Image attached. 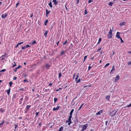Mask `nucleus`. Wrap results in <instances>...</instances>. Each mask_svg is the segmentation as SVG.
<instances>
[{
  "instance_id": "obj_1",
  "label": "nucleus",
  "mask_w": 131,
  "mask_h": 131,
  "mask_svg": "<svg viewBox=\"0 0 131 131\" xmlns=\"http://www.w3.org/2000/svg\"><path fill=\"white\" fill-rule=\"evenodd\" d=\"M117 112V111H115V110H114L111 112L110 115L111 116H113L115 115Z\"/></svg>"
},
{
  "instance_id": "obj_2",
  "label": "nucleus",
  "mask_w": 131,
  "mask_h": 131,
  "mask_svg": "<svg viewBox=\"0 0 131 131\" xmlns=\"http://www.w3.org/2000/svg\"><path fill=\"white\" fill-rule=\"evenodd\" d=\"M51 64H49L48 63H47L45 66V67L46 69H49L51 67Z\"/></svg>"
},
{
  "instance_id": "obj_3",
  "label": "nucleus",
  "mask_w": 131,
  "mask_h": 131,
  "mask_svg": "<svg viewBox=\"0 0 131 131\" xmlns=\"http://www.w3.org/2000/svg\"><path fill=\"white\" fill-rule=\"evenodd\" d=\"M82 129L84 130H86L88 126V124H86L82 125Z\"/></svg>"
},
{
  "instance_id": "obj_4",
  "label": "nucleus",
  "mask_w": 131,
  "mask_h": 131,
  "mask_svg": "<svg viewBox=\"0 0 131 131\" xmlns=\"http://www.w3.org/2000/svg\"><path fill=\"white\" fill-rule=\"evenodd\" d=\"M112 33H108L107 35L108 39H111L112 37Z\"/></svg>"
},
{
  "instance_id": "obj_5",
  "label": "nucleus",
  "mask_w": 131,
  "mask_h": 131,
  "mask_svg": "<svg viewBox=\"0 0 131 131\" xmlns=\"http://www.w3.org/2000/svg\"><path fill=\"white\" fill-rule=\"evenodd\" d=\"M30 47V46L29 45H27L25 46H22L21 48L22 49L24 50L28 47Z\"/></svg>"
},
{
  "instance_id": "obj_6",
  "label": "nucleus",
  "mask_w": 131,
  "mask_h": 131,
  "mask_svg": "<svg viewBox=\"0 0 131 131\" xmlns=\"http://www.w3.org/2000/svg\"><path fill=\"white\" fill-rule=\"evenodd\" d=\"M51 11L50 10L48 11V9L46 10V16L47 17H48L49 14L50 13Z\"/></svg>"
},
{
  "instance_id": "obj_7",
  "label": "nucleus",
  "mask_w": 131,
  "mask_h": 131,
  "mask_svg": "<svg viewBox=\"0 0 131 131\" xmlns=\"http://www.w3.org/2000/svg\"><path fill=\"white\" fill-rule=\"evenodd\" d=\"M112 68V69L111 70V71L110 72V74H112L113 73V72H112L114 71L115 70V66H114V65L113 66Z\"/></svg>"
},
{
  "instance_id": "obj_8",
  "label": "nucleus",
  "mask_w": 131,
  "mask_h": 131,
  "mask_svg": "<svg viewBox=\"0 0 131 131\" xmlns=\"http://www.w3.org/2000/svg\"><path fill=\"white\" fill-rule=\"evenodd\" d=\"M7 16V14H2L1 16V17L2 18H5Z\"/></svg>"
},
{
  "instance_id": "obj_9",
  "label": "nucleus",
  "mask_w": 131,
  "mask_h": 131,
  "mask_svg": "<svg viewBox=\"0 0 131 131\" xmlns=\"http://www.w3.org/2000/svg\"><path fill=\"white\" fill-rule=\"evenodd\" d=\"M119 79V76L118 75L115 78V82H116Z\"/></svg>"
},
{
  "instance_id": "obj_10",
  "label": "nucleus",
  "mask_w": 131,
  "mask_h": 131,
  "mask_svg": "<svg viewBox=\"0 0 131 131\" xmlns=\"http://www.w3.org/2000/svg\"><path fill=\"white\" fill-rule=\"evenodd\" d=\"M103 112V110H101L98 112L97 113H96V115H100L101 113H102Z\"/></svg>"
},
{
  "instance_id": "obj_11",
  "label": "nucleus",
  "mask_w": 131,
  "mask_h": 131,
  "mask_svg": "<svg viewBox=\"0 0 131 131\" xmlns=\"http://www.w3.org/2000/svg\"><path fill=\"white\" fill-rule=\"evenodd\" d=\"M60 106H57V107L55 108L54 107L53 108V111H55L56 110H58L60 108Z\"/></svg>"
},
{
  "instance_id": "obj_12",
  "label": "nucleus",
  "mask_w": 131,
  "mask_h": 131,
  "mask_svg": "<svg viewBox=\"0 0 131 131\" xmlns=\"http://www.w3.org/2000/svg\"><path fill=\"white\" fill-rule=\"evenodd\" d=\"M126 24V23L125 22H123L122 23H121L119 25L120 26H124Z\"/></svg>"
},
{
  "instance_id": "obj_13",
  "label": "nucleus",
  "mask_w": 131,
  "mask_h": 131,
  "mask_svg": "<svg viewBox=\"0 0 131 131\" xmlns=\"http://www.w3.org/2000/svg\"><path fill=\"white\" fill-rule=\"evenodd\" d=\"M21 66L20 65H19L18 67L16 68H15V69L14 70V72H17V70L18 69H19L21 67Z\"/></svg>"
},
{
  "instance_id": "obj_14",
  "label": "nucleus",
  "mask_w": 131,
  "mask_h": 131,
  "mask_svg": "<svg viewBox=\"0 0 131 131\" xmlns=\"http://www.w3.org/2000/svg\"><path fill=\"white\" fill-rule=\"evenodd\" d=\"M52 2L54 3V5H56L58 4V2L57 0H53Z\"/></svg>"
},
{
  "instance_id": "obj_15",
  "label": "nucleus",
  "mask_w": 131,
  "mask_h": 131,
  "mask_svg": "<svg viewBox=\"0 0 131 131\" xmlns=\"http://www.w3.org/2000/svg\"><path fill=\"white\" fill-rule=\"evenodd\" d=\"M24 97V95L22 96V97L20 99V101H19V104H21L22 103V101L23 100Z\"/></svg>"
},
{
  "instance_id": "obj_16",
  "label": "nucleus",
  "mask_w": 131,
  "mask_h": 131,
  "mask_svg": "<svg viewBox=\"0 0 131 131\" xmlns=\"http://www.w3.org/2000/svg\"><path fill=\"white\" fill-rule=\"evenodd\" d=\"M120 34V33H116V37L118 39H120L121 38L119 35Z\"/></svg>"
},
{
  "instance_id": "obj_17",
  "label": "nucleus",
  "mask_w": 131,
  "mask_h": 131,
  "mask_svg": "<svg viewBox=\"0 0 131 131\" xmlns=\"http://www.w3.org/2000/svg\"><path fill=\"white\" fill-rule=\"evenodd\" d=\"M31 105H27L26 106V108L27 111L28 110L29 108L31 107Z\"/></svg>"
},
{
  "instance_id": "obj_18",
  "label": "nucleus",
  "mask_w": 131,
  "mask_h": 131,
  "mask_svg": "<svg viewBox=\"0 0 131 131\" xmlns=\"http://www.w3.org/2000/svg\"><path fill=\"white\" fill-rule=\"evenodd\" d=\"M48 5L50 6V7L52 8V2L51 1L49 3Z\"/></svg>"
},
{
  "instance_id": "obj_19",
  "label": "nucleus",
  "mask_w": 131,
  "mask_h": 131,
  "mask_svg": "<svg viewBox=\"0 0 131 131\" xmlns=\"http://www.w3.org/2000/svg\"><path fill=\"white\" fill-rule=\"evenodd\" d=\"M63 130V127L62 126H61L60 128L58 131H62Z\"/></svg>"
},
{
  "instance_id": "obj_20",
  "label": "nucleus",
  "mask_w": 131,
  "mask_h": 131,
  "mask_svg": "<svg viewBox=\"0 0 131 131\" xmlns=\"http://www.w3.org/2000/svg\"><path fill=\"white\" fill-rule=\"evenodd\" d=\"M5 110H3L2 108H1L0 109V111L1 113L4 112H5Z\"/></svg>"
},
{
  "instance_id": "obj_21",
  "label": "nucleus",
  "mask_w": 131,
  "mask_h": 131,
  "mask_svg": "<svg viewBox=\"0 0 131 131\" xmlns=\"http://www.w3.org/2000/svg\"><path fill=\"white\" fill-rule=\"evenodd\" d=\"M74 109H72L71 110V111L70 112V115H72V113L73 111H74Z\"/></svg>"
},
{
  "instance_id": "obj_22",
  "label": "nucleus",
  "mask_w": 131,
  "mask_h": 131,
  "mask_svg": "<svg viewBox=\"0 0 131 131\" xmlns=\"http://www.w3.org/2000/svg\"><path fill=\"white\" fill-rule=\"evenodd\" d=\"M110 98V95H107L106 96L105 99L108 100H109Z\"/></svg>"
},
{
  "instance_id": "obj_23",
  "label": "nucleus",
  "mask_w": 131,
  "mask_h": 131,
  "mask_svg": "<svg viewBox=\"0 0 131 131\" xmlns=\"http://www.w3.org/2000/svg\"><path fill=\"white\" fill-rule=\"evenodd\" d=\"M113 3V2H110L109 3L108 5L109 6H112Z\"/></svg>"
},
{
  "instance_id": "obj_24",
  "label": "nucleus",
  "mask_w": 131,
  "mask_h": 131,
  "mask_svg": "<svg viewBox=\"0 0 131 131\" xmlns=\"http://www.w3.org/2000/svg\"><path fill=\"white\" fill-rule=\"evenodd\" d=\"M10 88H9V89L7 90V94H8V95H9L10 93Z\"/></svg>"
},
{
  "instance_id": "obj_25",
  "label": "nucleus",
  "mask_w": 131,
  "mask_h": 131,
  "mask_svg": "<svg viewBox=\"0 0 131 131\" xmlns=\"http://www.w3.org/2000/svg\"><path fill=\"white\" fill-rule=\"evenodd\" d=\"M102 38H100L99 39V41H98L97 44V45H98L101 42V41L102 40Z\"/></svg>"
},
{
  "instance_id": "obj_26",
  "label": "nucleus",
  "mask_w": 131,
  "mask_h": 131,
  "mask_svg": "<svg viewBox=\"0 0 131 131\" xmlns=\"http://www.w3.org/2000/svg\"><path fill=\"white\" fill-rule=\"evenodd\" d=\"M48 22V20L47 19H46L45 22L44 23V25L46 26L47 25V23Z\"/></svg>"
},
{
  "instance_id": "obj_27",
  "label": "nucleus",
  "mask_w": 131,
  "mask_h": 131,
  "mask_svg": "<svg viewBox=\"0 0 131 131\" xmlns=\"http://www.w3.org/2000/svg\"><path fill=\"white\" fill-rule=\"evenodd\" d=\"M66 53V51H62L61 52V54H60V56H61L63 54H64V53Z\"/></svg>"
},
{
  "instance_id": "obj_28",
  "label": "nucleus",
  "mask_w": 131,
  "mask_h": 131,
  "mask_svg": "<svg viewBox=\"0 0 131 131\" xmlns=\"http://www.w3.org/2000/svg\"><path fill=\"white\" fill-rule=\"evenodd\" d=\"M18 123H17V124H14V125L15 126V129L14 130V131H15L16 129V128L18 126Z\"/></svg>"
},
{
  "instance_id": "obj_29",
  "label": "nucleus",
  "mask_w": 131,
  "mask_h": 131,
  "mask_svg": "<svg viewBox=\"0 0 131 131\" xmlns=\"http://www.w3.org/2000/svg\"><path fill=\"white\" fill-rule=\"evenodd\" d=\"M58 100V98H56V97L54 98V103H56V102Z\"/></svg>"
},
{
  "instance_id": "obj_30",
  "label": "nucleus",
  "mask_w": 131,
  "mask_h": 131,
  "mask_svg": "<svg viewBox=\"0 0 131 131\" xmlns=\"http://www.w3.org/2000/svg\"><path fill=\"white\" fill-rule=\"evenodd\" d=\"M36 43V40H34L32 42V43H31V42H30V44H31V45H33V44H35Z\"/></svg>"
},
{
  "instance_id": "obj_31",
  "label": "nucleus",
  "mask_w": 131,
  "mask_h": 131,
  "mask_svg": "<svg viewBox=\"0 0 131 131\" xmlns=\"http://www.w3.org/2000/svg\"><path fill=\"white\" fill-rule=\"evenodd\" d=\"M13 83L12 81H10L9 82V87H10L12 86Z\"/></svg>"
},
{
  "instance_id": "obj_32",
  "label": "nucleus",
  "mask_w": 131,
  "mask_h": 131,
  "mask_svg": "<svg viewBox=\"0 0 131 131\" xmlns=\"http://www.w3.org/2000/svg\"><path fill=\"white\" fill-rule=\"evenodd\" d=\"M84 15H86L88 13V12H87V9L86 8H85V10L84 12Z\"/></svg>"
},
{
  "instance_id": "obj_33",
  "label": "nucleus",
  "mask_w": 131,
  "mask_h": 131,
  "mask_svg": "<svg viewBox=\"0 0 131 131\" xmlns=\"http://www.w3.org/2000/svg\"><path fill=\"white\" fill-rule=\"evenodd\" d=\"M79 74L78 73L77 75V77H76L75 78V81L76 82V81H77V80H78V77H79Z\"/></svg>"
},
{
  "instance_id": "obj_34",
  "label": "nucleus",
  "mask_w": 131,
  "mask_h": 131,
  "mask_svg": "<svg viewBox=\"0 0 131 131\" xmlns=\"http://www.w3.org/2000/svg\"><path fill=\"white\" fill-rule=\"evenodd\" d=\"M75 122L76 121L77 122H79L78 118L77 116H75Z\"/></svg>"
},
{
  "instance_id": "obj_35",
  "label": "nucleus",
  "mask_w": 131,
  "mask_h": 131,
  "mask_svg": "<svg viewBox=\"0 0 131 131\" xmlns=\"http://www.w3.org/2000/svg\"><path fill=\"white\" fill-rule=\"evenodd\" d=\"M82 80V79H80V78H79L77 80V81H76V83H78L79 82H80L81 80Z\"/></svg>"
},
{
  "instance_id": "obj_36",
  "label": "nucleus",
  "mask_w": 131,
  "mask_h": 131,
  "mask_svg": "<svg viewBox=\"0 0 131 131\" xmlns=\"http://www.w3.org/2000/svg\"><path fill=\"white\" fill-rule=\"evenodd\" d=\"M16 95L15 94H13V95L12 97V99H14L16 98Z\"/></svg>"
},
{
  "instance_id": "obj_37",
  "label": "nucleus",
  "mask_w": 131,
  "mask_h": 131,
  "mask_svg": "<svg viewBox=\"0 0 131 131\" xmlns=\"http://www.w3.org/2000/svg\"><path fill=\"white\" fill-rule=\"evenodd\" d=\"M67 42H68V40H67V39H66L64 42L63 43V45H66Z\"/></svg>"
},
{
  "instance_id": "obj_38",
  "label": "nucleus",
  "mask_w": 131,
  "mask_h": 131,
  "mask_svg": "<svg viewBox=\"0 0 131 131\" xmlns=\"http://www.w3.org/2000/svg\"><path fill=\"white\" fill-rule=\"evenodd\" d=\"M23 81L24 82H27V83H29V82L28 81V80L27 79L24 80Z\"/></svg>"
},
{
  "instance_id": "obj_39",
  "label": "nucleus",
  "mask_w": 131,
  "mask_h": 131,
  "mask_svg": "<svg viewBox=\"0 0 131 131\" xmlns=\"http://www.w3.org/2000/svg\"><path fill=\"white\" fill-rule=\"evenodd\" d=\"M62 74L61 73V72H60L59 73V77L58 78H60L62 76Z\"/></svg>"
},
{
  "instance_id": "obj_40",
  "label": "nucleus",
  "mask_w": 131,
  "mask_h": 131,
  "mask_svg": "<svg viewBox=\"0 0 131 131\" xmlns=\"http://www.w3.org/2000/svg\"><path fill=\"white\" fill-rule=\"evenodd\" d=\"M6 69H2L1 71H0V72H4L5 71H6Z\"/></svg>"
},
{
  "instance_id": "obj_41",
  "label": "nucleus",
  "mask_w": 131,
  "mask_h": 131,
  "mask_svg": "<svg viewBox=\"0 0 131 131\" xmlns=\"http://www.w3.org/2000/svg\"><path fill=\"white\" fill-rule=\"evenodd\" d=\"M83 105H84V103H83L82 104H81V105L80 106L79 108V109L78 110H80L81 108L82 107V106Z\"/></svg>"
},
{
  "instance_id": "obj_42",
  "label": "nucleus",
  "mask_w": 131,
  "mask_h": 131,
  "mask_svg": "<svg viewBox=\"0 0 131 131\" xmlns=\"http://www.w3.org/2000/svg\"><path fill=\"white\" fill-rule=\"evenodd\" d=\"M39 112H36V116H35V117H36V116H37L39 114Z\"/></svg>"
},
{
  "instance_id": "obj_43",
  "label": "nucleus",
  "mask_w": 131,
  "mask_h": 131,
  "mask_svg": "<svg viewBox=\"0 0 131 131\" xmlns=\"http://www.w3.org/2000/svg\"><path fill=\"white\" fill-rule=\"evenodd\" d=\"M88 57V56H86L84 57V61L86 59L87 57Z\"/></svg>"
},
{
  "instance_id": "obj_44",
  "label": "nucleus",
  "mask_w": 131,
  "mask_h": 131,
  "mask_svg": "<svg viewBox=\"0 0 131 131\" xmlns=\"http://www.w3.org/2000/svg\"><path fill=\"white\" fill-rule=\"evenodd\" d=\"M19 91H25V89L23 88H21V89H20L19 90Z\"/></svg>"
},
{
  "instance_id": "obj_45",
  "label": "nucleus",
  "mask_w": 131,
  "mask_h": 131,
  "mask_svg": "<svg viewBox=\"0 0 131 131\" xmlns=\"http://www.w3.org/2000/svg\"><path fill=\"white\" fill-rule=\"evenodd\" d=\"M4 121H3L2 122H1L0 123V125H2L4 124Z\"/></svg>"
},
{
  "instance_id": "obj_46",
  "label": "nucleus",
  "mask_w": 131,
  "mask_h": 131,
  "mask_svg": "<svg viewBox=\"0 0 131 131\" xmlns=\"http://www.w3.org/2000/svg\"><path fill=\"white\" fill-rule=\"evenodd\" d=\"M19 2H18V3H17L16 4V6H15L16 8H17V6H18V5L19 4Z\"/></svg>"
},
{
  "instance_id": "obj_47",
  "label": "nucleus",
  "mask_w": 131,
  "mask_h": 131,
  "mask_svg": "<svg viewBox=\"0 0 131 131\" xmlns=\"http://www.w3.org/2000/svg\"><path fill=\"white\" fill-rule=\"evenodd\" d=\"M68 122H72L71 121V119H70V118H68Z\"/></svg>"
},
{
  "instance_id": "obj_48",
  "label": "nucleus",
  "mask_w": 131,
  "mask_h": 131,
  "mask_svg": "<svg viewBox=\"0 0 131 131\" xmlns=\"http://www.w3.org/2000/svg\"><path fill=\"white\" fill-rule=\"evenodd\" d=\"M121 40V43H122L123 42H124V41H123V40L122 39V38L121 37L120 38Z\"/></svg>"
},
{
  "instance_id": "obj_49",
  "label": "nucleus",
  "mask_w": 131,
  "mask_h": 131,
  "mask_svg": "<svg viewBox=\"0 0 131 131\" xmlns=\"http://www.w3.org/2000/svg\"><path fill=\"white\" fill-rule=\"evenodd\" d=\"M73 126H75L76 125V122L75 121L74 122H73Z\"/></svg>"
},
{
  "instance_id": "obj_50",
  "label": "nucleus",
  "mask_w": 131,
  "mask_h": 131,
  "mask_svg": "<svg viewBox=\"0 0 131 131\" xmlns=\"http://www.w3.org/2000/svg\"><path fill=\"white\" fill-rule=\"evenodd\" d=\"M110 65V63H108L106 64L105 66L104 67H106L107 66Z\"/></svg>"
},
{
  "instance_id": "obj_51",
  "label": "nucleus",
  "mask_w": 131,
  "mask_h": 131,
  "mask_svg": "<svg viewBox=\"0 0 131 131\" xmlns=\"http://www.w3.org/2000/svg\"><path fill=\"white\" fill-rule=\"evenodd\" d=\"M22 52V50H20L18 53V54H19L20 53H21Z\"/></svg>"
},
{
  "instance_id": "obj_52",
  "label": "nucleus",
  "mask_w": 131,
  "mask_h": 131,
  "mask_svg": "<svg viewBox=\"0 0 131 131\" xmlns=\"http://www.w3.org/2000/svg\"><path fill=\"white\" fill-rule=\"evenodd\" d=\"M68 125H70V124H71V123H73V122H68Z\"/></svg>"
},
{
  "instance_id": "obj_53",
  "label": "nucleus",
  "mask_w": 131,
  "mask_h": 131,
  "mask_svg": "<svg viewBox=\"0 0 131 131\" xmlns=\"http://www.w3.org/2000/svg\"><path fill=\"white\" fill-rule=\"evenodd\" d=\"M131 107V104H130L128 106H126L125 107V108H126V107Z\"/></svg>"
},
{
  "instance_id": "obj_54",
  "label": "nucleus",
  "mask_w": 131,
  "mask_h": 131,
  "mask_svg": "<svg viewBox=\"0 0 131 131\" xmlns=\"http://www.w3.org/2000/svg\"><path fill=\"white\" fill-rule=\"evenodd\" d=\"M93 1V0H89V1L88 3H90Z\"/></svg>"
},
{
  "instance_id": "obj_55",
  "label": "nucleus",
  "mask_w": 131,
  "mask_h": 131,
  "mask_svg": "<svg viewBox=\"0 0 131 131\" xmlns=\"http://www.w3.org/2000/svg\"><path fill=\"white\" fill-rule=\"evenodd\" d=\"M101 49H102V47H101L100 48H99L97 50V52L101 50Z\"/></svg>"
},
{
  "instance_id": "obj_56",
  "label": "nucleus",
  "mask_w": 131,
  "mask_h": 131,
  "mask_svg": "<svg viewBox=\"0 0 131 131\" xmlns=\"http://www.w3.org/2000/svg\"><path fill=\"white\" fill-rule=\"evenodd\" d=\"M91 66H89L88 67V71L90 70L91 69Z\"/></svg>"
},
{
  "instance_id": "obj_57",
  "label": "nucleus",
  "mask_w": 131,
  "mask_h": 131,
  "mask_svg": "<svg viewBox=\"0 0 131 131\" xmlns=\"http://www.w3.org/2000/svg\"><path fill=\"white\" fill-rule=\"evenodd\" d=\"M77 98V97H75L72 100V103Z\"/></svg>"
},
{
  "instance_id": "obj_58",
  "label": "nucleus",
  "mask_w": 131,
  "mask_h": 131,
  "mask_svg": "<svg viewBox=\"0 0 131 131\" xmlns=\"http://www.w3.org/2000/svg\"><path fill=\"white\" fill-rule=\"evenodd\" d=\"M14 63L15 64H14L12 66V67H14L16 65V63H15V62H14Z\"/></svg>"
},
{
  "instance_id": "obj_59",
  "label": "nucleus",
  "mask_w": 131,
  "mask_h": 131,
  "mask_svg": "<svg viewBox=\"0 0 131 131\" xmlns=\"http://www.w3.org/2000/svg\"><path fill=\"white\" fill-rule=\"evenodd\" d=\"M47 34L48 33H44V35L45 38L47 37Z\"/></svg>"
},
{
  "instance_id": "obj_60",
  "label": "nucleus",
  "mask_w": 131,
  "mask_h": 131,
  "mask_svg": "<svg viewBox=\"0 0 131 131\" xmlns=\"http://www.w3.org/2000/svg\"><path fill=\"white\" fill-rule=\"evenodd\" d=\"M17 78L16 77H14L13 78V80H15L17 79Z\"/></svg>"
},
{
  "instance_id": "obj_61",
  "label": "nucleus",
  "mask_w": 131,
  "mask_h": 131,
  "mask_svg": "<svg viewBox=\"0 0 131 131\" xmlns=\"http://www.w3.org/2000/svg\"><path fill=\"white\" fill-rule=\"evenodd\" d=\"M128 65H131V61L128 62Z\"/></svg>"
},
{
  "instance_id": "obj_62",
  "label": "nucleus",
  "mask_w": 131,
  "mask_h": 131,
  "mask_svg": "<svg viewBox=\"0 0 131 131\" xmlns=\"http://www.w3.org/2000/svg\"><path fill=\"white\" fill-rule=\"evenodd\" d=\"M23 42H20V43H18V44H19V45H21V44H23Z\"/></svg>"
},
{
  "instance_id": "obj_63",
  "label": "nucleus",
  "mask_w": 131,
  "mask_h": 131,
  "mask_svg": "<svg viewBox=\"0 0 131 131\" xmlns=\"http://www.w3.org/2000/svg\"><path fill=\"white\" fill-rule=\"evenodd\" d=\"M19 45L18 44H18H17V45L15 47V48H17L18 47V46H19Z\"/></svg>"
},
{
  "instance_id": "obj_64",
  "label": "nucleus",
  "mask_w": 131,
  "mask_h": 131,
  "mask_svg": "<svg viewBox=\"0 0 131 131\" xmlns=\"http://www.w3.org/2000/svg\"><path fill=\"white\" fill-rule=\"evenodd\" d=\"M115 52L114 51H113V53L112 54H111V56H113Z\"/></svg>"
}]
</instances>
